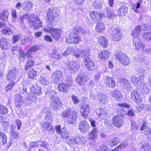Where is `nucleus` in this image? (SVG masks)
Instances as JSON below:
<instances>
[{
    "instance_id": "obj_1",
    "label": "nucleus",
    "mask_w": 151,
    "mask_h": 151,
    "mask_svg": "<svg viewBox=\"0 0 151 151\" xmlns=\"http://www.w3.org/2000/svg\"><path fill=\"white\" fill-rule=\"evenodd\" d=\"M40 48V46L39 45H35L30 47L26 52H25L22 49H19V60L24 61L26 57H32L31 53L37 51Z\"/></svg>"
},
{
    "instance_id": "obj_2",
    "label": "nucleus",
    "mask_w": 151,
    "mask_h": 151,
    "mask_svg": "<svg viewBox=\"0 0 151 151\" xmlns=\"http://www.w3.org/2000/svg\"><path fill=\"white\" fill-rule=\"evenodd\" d=\"M61 116L67 119L68 123L70 124H74L77 117V113L75 111L73 110L71 113L70 109H68L64 111L61 114Z\"/></svg>"
},
{
    "instance_id": "obj_3",
    "label": "nucleus",
    "mask_w": 151,
    "mask_h": 151,
    "mask_svg": "<svg viewBox=\"0 0 151 151\" xmlns=\"http://www.w3.org/2000/svg\"><path fill=\"white\" fill-rule=\"evenodd\" d=\"M28 17V20L30 22V28L34 29H38L41 27V23L38 17L35 15L28 14L23 16V18Z\"/></svg>"
},
{
    "instance_id": "obj_4",
    "label": "nucleus",
    "mask_w": 151,
    "mask_h": 151,
    "mask_svg": "<svg viewBox=\"0 0 151 151\" xmlns=\"http://www.w3.org/2000/svg\"><path fill=\"white\" fill-rule=\"evenodd\" d=\"M19 70L14 67H10L8 69V73L6 77L7 80L15 81L17 77Z\"/></svg>"
},
{
    "instance_id": "obj_5",
    "label": "nucleus",
    "mask_w": 151,
    "mask_h": 151,
    "mask_svg": "<svg viewBox=\"0 0 151 151\" xmlns=\"http://www.w3.org/2000/svg\"><path fill=\"white\" fill-rule=\"evenodd\" d=\"M67 70L70 72H76L79 68L80 65L78 63L73 61H68L66 64Z\"/></svg>"
},
{
    "instance_id": "obj_6",
    "label": "nucleus",
    "mask_w": 151,
    "mask_h": 151,
    "mask_svg": "<svg viewBox=\"0 0 151 151\" xmlns=\"http://www.w3.org/2000/svg\"><path fill=\"white\" fill-rule=\"evenodd\" d=\"M122 33L121 29L117 27L113 30L112 33V39L115 41H119L122 38Z\"/></svg>"
},
{
    "instance_id": "obj_7",
    "label": "nucleus",
    "mask_w": 151,
    "mask_h": 151,
    "mask_svg": "<svg viewBox=\"0 0 151 151\" xmlns=\"http://www.w3.org/2000/svg\"><path fill=\"white\" fill-rule=\"evenodd\" d=\"M116 59L124 65H128L130 63V58L125 54H120L116 56Z\"/></svg>"
},
{
    "instance_id": "obj_8",
    "label": "nucleus",
    "mask_w": 151,
    "mask_h": 151,
    "mask_svg": "<svg viewBox=\"0 0 151 151\" xmlns=\"http://www.w3.org/2000/svg\"><path fill=\"white\" fill-rule=\"evenodd\" d=\"M78 129L80 131L83 133H86L89 129V126L85 120L81 121L78 125Z\"/></svg>"
},
{
    "instance_id": "obj_9",
    "label": "nucleus",
    "mask_w": 151,
    "mask_h": 151,
    "mask_svg": "<svg viewBox=\"0 0 151 151\" xmlns=\"http://www.w3.org/2000/svg\"><path fill=\"white\" fill-rule=\"evenodd\" d=\"M58 15L56 10H49L47 14L48 20V23L51 25H52V23L55 17Z\"/></svg>"
},
{
    "instance_id": "obj_10",
    "label": "nucleus",
    "mask_w": 151,
    "mask_h": 151,
    "mask_svg": "<svg viewBox=\"0 0 151 151\" xmlns=\"http://www.w3.org/2000/svg\"><path fill=\"white\" fill-rule=\"evenodd\" d=\"M96 100L102 104H105L108 101V98L106 94L101 92L97 95L96 98Z\"/></svg>"
},
{
    "instance_id": "obj_11",
    "label": "nucleus",
    "mask_w": 151,
    "mask_h": 151,
    "mask_svg": "<svg viewBox=\"0 0 151 151\" xmlns=\"http://www.w3.org/2000/svg\"><path fill=\"white\" fill-rule=\"evenodd\" d=\"M133 46L134 47V49L137 50L144 49L145 47V45L137 38L133 39Z\"/></svg>"
},
{
    "instance_id": "obj_12",
    "label": "nucleus",
    "mask_w": 151,
    "mask_h": 151,
    "mask_svg": "<svg viewBox=\"0 0 151 151\" xmlns=\"http://www.w3.org/2000/svg\"><path fill=\"white\" fill-rule=\"evenodd\" d=\"M120 86L127 91H129L131 88L130 82L124 78H121L119 80Z\"/></svg>"
},
{
    "instance_id": "obj_13",
    "label": "nucleus",
    "mask_w": 151,
    "mask_h": 151,
    "mask_svg": "<svg viewBox=\"0 0 151 151\" xmlns=\"http://www.w3.org/2000/svg\"><path fill=\"white\" fill-rule=\"evenodd\" d=\"M124 118L120 116H116L113 119V124L116 127H119L124 123Z\"/></svg>"
},
{
    "instance_id": "obj_14",
    "label": "nucleus",
    "mask_w": 151,
    "mask_h": 151,
    "mask_svg": "<svg viewBox=\"0 0 151 151\" xmlns=\"http://www.w3.org/2000/svg\"><path fill=\"white\" fill-rule=\"evenodd\" d=\"M74 55L77 58L81 56L86 58L89 55V52L85 50L78 49L77 51L74 52Z\"/></svg>"
},
{
    "instance_id": "obj_15",
    "label": "nucleus",
    "mask_w": 151,
    "mask_h": 151,
    "mask_svg": "<svg viewBox=\"0 0 151 151\" xmlns=\"http://www.w3.org/2000/svg\"><path fill=\"white\" fill-rule=\"evenodd\" d=\"M50 101L51 106L56 109L58 108V105L60 103V101L58 98L54 96L50 98Z\"/></svg>"
},
{
    "instance_id": "obj_16",
    "label": "nucleus",
    "mask_w": 151,
    "mask_h": 151,
    "mask_svg": "<svg viewBox=\"0 0 151 151\" xmlns=\"http://www.w3.org/2000/svg\"><path fill=\"white\" fill-rule=\"evenodd\" d=\"M86 68L89 70H91L94 69L95 64L93 60L89 58H86L84 60Z\"/></svg>"
},
{
    "instance_id": "obj_17",
    "label": "nucleus",
    "mask_w": 151,
    "mask_h": 151,
    "mask_svg": "<svg viewBox=\"0 0 151 151\" xmlns=\"http://www.w3.org/2000/svg\"><path fill=\"white\" fill-rule=\"evenodd\" d=\"M89 111L90 107L88 105L85 104L82 105L80 110L81 116L86 117L89 113Z\"/></svg>"
},
{
    "instance_id": "obj_18",
    "label": "nucleus",
    "mask_w": 151,
    "mask_h": 151,
    "mask_svg": "<svg viewBox=\"0 0 151 151\" xmlns=\"http://www.w3.org/2000/svg\"><path fill=\"white\" fill-rule=\"evenodd\" d=\"M51 33L52 37L55 40H58L61 36V30L58 29L52 28Z\"/></svg>"
},
{
    "instance_id": "obj_19",
    "label": "nucleus",
    "mask_w": 151,
    "mask_h": 151,
    "mask_svg": "<svg viewBox=\"0 0 151 151\" xmlns=\"http://www.w3.org/2000/svg\"><path fill=\"white\" fill-rule=\"evenodd\" d=\"M131 98L134 102L138 103L142 101L141 96L137 91L134 90L131 92Z\"/></svg>"
},
{
    "instance_id": "obj_20",
    "label": "nucleus",
    "mask_w": 151,
    "mask_h": 151,
    "mask_svg": "<svg viewBox=\"0 0 151 151\" xmlns=\"http://www.w3.org/2000/svg\"><path fill=\"white\" fill-rule=\"evenodd\" d=\"M81 139L78 136H76L75 137H68L67 138V142L69 144H78L81 142Z\"/></svg>"
},
{
    "instance_id": "obj_21",
    "label": "nucleus",
    "mask_w": 151,
    "mask_h": 151,
    "mask_svg": "<svg viewBox=\"0 0 151 151\" xmlns=\"http://www.w3.org/2000/svg\"><path fill=\"white\" fill-rule=\"evenodd\" d=\"M98 42L99 44L103 47H107L108 46V40L104 36H100L98 39Z\"/></svg>"
},
{
    "instance_id": "obj_22",
    "label": "nucleus",
    "mask_w": 151,
    "mask_h": 151,
    "mask_svg": "<svg viewBox=\"0 0 151 151\" xmlns=\"http://www.w3.org/2000/svg\"><path fill=\"white\" fill-rule=\"evenodd\" d=\"M9 40L6 39L2 38L0 40V47L4 49H7L9 47Z\"/></svg>"
},
{
    "instance_id": "obj_23",
    "label": "nucleus",
    "mask_w": 151,
    "mask_h": 151,
    "mask_svg": "<svg viewBox=\"0 0 151 151\" xmlns=\"http://www.w3.org/2000/svg\"><path fill=\"white\" fill-rule=\"evenodd\" d=\"M88 77L86 75H82L78 76L76 78V81L78 84L81 85L87 82Z\"/></svg>"
},
{
    "instance_id": "obj_24",
    "label": "nucleus",
    "mask_w": 151,
    "mask_h": 151,
    "mask_svg": "<svg viewBox=\"0 0 151 151\" xmlns=\"http://www.w3.org/2000/svg\"><path fill=\"white\" fill-rule=\"evenodd\" d=\"M70 86L69 83L65 84L61 83L58 85V88L60 91L67 93L69 91Z\"/></svg>"
},
{
    "instance_id": "obj_25",
    "label": "nucleus",
    "mask_w": 151,
    "mask_h": 151,
    "mask_svg": "<svg viewBox=\"0 0 151 151\" xmlns=\"http://www.w3.org/2000/svg\"><path fill=\"white\" fill-rule=\"evenodd\" d=\"M63 78V75L61 71L56 70L52 73V78L56 81H58L62 79Z\"/></svg>"
},
{
    "instance_id": "obj_26",
    "label": "nucleus",
    "mask_w": 151,
    "mask_h": 151,
    "mask_svg": "<svg viewBox=\"0 0 151 151\" xmlns=\"http://www.w3.org/2000/svg\"><path fill=\"white\" fill-rule=\"evenodd\" d=\"M89 14L92 19L97 20H100L101 19L102 16L104 17V14H99L94 11L91 12Z\"/></svg>"
},
{
    "instance_id": "obj_27",
    "label": "nucleus",
    "mask_w": 151,
    "mask_h": 151,
    "mask_svg": "<svg viewBox=\"0 0 151 151\" xmlns=\"http://www.w3.org/2000/svg\"><path fill=\"white\" fill-rule=\"evenodd\" d=\"M105 83L107 86L111 88H114L116 86V83L114 79L111 78H107Z\"/></svg>"
},
{
    "instance_id": "obj_28",
    "label": "nucleus",
    "mask_w": 151,
    "mask_h": 151,
    "mask_svg": "<svg viewBox=\"0 0 151 151\" xmlns=\"http://www.w3.org/2000/svg\"><path fill=\"white\" fill-rule=\"evenodd\" d=\"M140 129L141 131H144V133L146 135L150 134L151 130L149 127L143 122L141 125Z\"/></svg>"
},
{
    "instance_id": "obj_29",
    "label": "nucleus",
    "mask_w": 151,
    "mask_h": 151,
    "mask_svg": "<svg viewBox=\"0 0 151 151\" xmlns=\"http://www.w3.org/2000/svg\"><path fill=\"white\" fill-rule=\"evenodd\" d=\"M112 95L118 101H121L122 99V96L119 90H114L112 93Z\"/></svg>"
},
{
    "instance_id": "obj_30",
    "label": "nucleus",
    "mask_w": 151,
    "mask_h": 151,
    "mask_svg": "<svg viewBox=\"0 0 151 151\" xmlns=\"http://www.w3.org/2000/svg\"><path fill=\"white\" fill-rule=\"evenodd\" d=\"M96 112L98 116L101 118H103L107 115L106 110L103 109L99 108L97 109Z\"/></svg>"
},
{
    "instance_id": "obj_31",
    "label": "nucleus",
    "mask_w": 151,
    "mask_h": 151,
    "mask_svg": "<svg viewBox=\"0 0 151 151\" xmlns=\"http://www.w3.org/2000/svg\"><path fill=\"white\" fill-rule=\"evenodd\" d=\"M31 92L33 94L35 93L36 94L40 95L41 94V89L40 87L37 86L36 87L33 86L31 88Z\"/></svg>"
},
{
    "instance_id": "obj_32",
    "label": "nucleus",
    "mask_w": 151,
    "mask_h": 151,
    "mask_svg": "<svg viewBox=\"0 0 151 151\" xmlns=\"http://www.w3.org/2000/svg\"><path fill=\"white\" fill-rule=\"evenodd\" d=\"M141 30L140 26H137L133 29L131 32V35L134 37H137L139 35Z\"/></svg>"
},
{
    "instance_id": "obj_33",
    "label": "nucleus",
    "mask_w": 151,
    "mask_h": 151,
    "mask_svg": "<svg viewBox=\"0 0 151 151\" xmlns=\"http://www.w3.org/2000/svg\"><path fill=\"white\" fill-rule=\"evenodd\" d=\"M105 27L104 24L101 22L97 23L96 27V31L99 32H101L105 29Z\"/></svg>"
},
{
    "instance_id": "obj_34",
    "label": "nucleus",
    "mask_w": 151,
    "mask_h": 151,
    "mask_svg": "<svg viewBox=\"0 0 151 151\" xmlns=\"http://www.w3.org/2000/svg\"><path fill=\"white\" fill-rule=\"evenodd\" d=\"M98 132L97 129H94L93 130L89 133L88 137L90 139L93 140L98 136Z\"/></svg>"
},
{
    "instance_id": "obj_35",
    "label": "nucleus",
    "mask_w": 151,
    "mask_h": 151,
    "mask_svg": "<svg viewBox=\"0 0 151 151\" xmlns=\"http://www.w3.org/2000/svg\"><path fill=\"white\" fill-rule=\"evenodd\" d=\"M148 84L146 83L142 84L140 91L143 94H147L149 91V89L147 88Z\"/></svg>"
},
{
    "instance_id": "obj_36",
    "label": "nucleus",
    "mask_w": 151,
    "mask_h": 151,
    "mask_svg": "<svg viewBox=\"0 0 151 151\" xmlns=\"http://www.w3.org/2000/svg\"><path fill=\"white\" fill-rule=\"evenodd\" d=\"M60 134L61 137L63 139H67L69 137V132L67 131L66 128L64 127L62 129L61 132H60Z\"/></svg>"
},
{
    "instance_id": "obj_37",
    "label": "nucleus",
    "mask_w": 151,
    "mask_h": 151,
    "mask_svg": "<svg viewBox=\"0 0 151 151\" xmlns=\"http://www.w3.org/2000/svg\"><path fill=\"white\" fill-rule=\"evenodd\" d=\"M15 101L17 103L18 105H20L23 102V98L20 94H17L15 96Z\"/></svg>"
},
{
    "instance_id": "obj_38",
    "label": "nucleus",
    "mask_w": 151,
    "mask_h": 151,
    "mask_svg": "<svg viewBox=\"0 0 151 151\" xmlns=\"http://www.w3.org/2000/svg\"><path fill=\"white\" fill-rule=\"evenodd\" d=\"M99 57L100 58H104L106 59L109 57V52L106 51H103L99 53Z\"/></svg>"
},
{
    "instance_id": "obj_39",
    "label": "nucleus",
    "mask_w": 151,
    "mask_h": 151,
    "mask_svg": "<svg viewBox=\"0 0 151 151\" xmlns=\"http://www.w3.org/2000/svg\"><path fill=\"white\" fill-rule=\"evenodd\" d=\"M143 38L148 41H151V32L150 31L145 32L143 34Z\"/></svg>"
},
{
    "instance_id": "obj_40",
    "label": "nucleus",
    "mask_w": 151,
    "mask_h": 151,
    "mask_svg": "<svg viewBox=\"0 0 151 151\" xmlns=\"http://www.w3.org/2000/svg\"><path fill=\"white\" fill-rule=\"evenodd\" d=\"M33 5V4L30 1H25L23 4L22 6L24 8L29 9L31 8Z\"/></svg>"
},
{
    "instance_id": "obj_41",
    "label": "nucleus",
    "mask_w": 151,
    "mask_h": 151,
    "mask_svg": "<svg viewBox=\"0 0 151 151\" xmlns=\"http://www.w3.org/2000/svg\"><path fill=\"white\" fill-rule=\"evenodd\" d=\"M9 82V84L6 86L5 90L6 91H8L11 89L15 84V81L8 80Z\"/></svg>"
},
{
    "instance_id": "obj_42",
    "label": "nucleus",
    "mask_w": 151,
    "mask_h": 151,
    "mask_svg": "<svg viewBox=\"0 0 151 151\" xmlns=\"http://www.w3.org/2000/svg\"><path fill=\"white\" fill-rule=\"evenodd\" d=\"M119 142V140L118 138L114 137L112 139L110 142L109 145L111 147H113L116 145Z\"/></svg>"
},
{
    "instance_id": "obj_43",
    "label": "nucleus",
    "mask_w": 151,
    "mask_h": 151,
    "mask_svg": "<svg viewBox=\"0 0 151 151\" xmlns=\"http://www.w3.org/2000/svg\"><path fill=\"white\" fill-rule=\"evenodd\" d=\"M37 72L33 69L30 70L28 72V76L29 77L31 78H34L36 76Z\"/></svg>"
},
{
    "instance_id": "obj_44",
    "label": "nucleus",
    "mask_w": 151,
    "mask_h": 151,
    "mask_svg": "<svg viewBox=\"0 0 151 151\" xmlns=\"http://www.w3.org/2000/svg\"><path fill=\"white\" fill-rule=\"evenodd\" d=\"M31 58L32 57H31L30 58H29V60L27 61V62L26 63L25 67V69L26 70H28L34 64V62L32 60H31Z\"/></svg>"
},
{
    "instance_id": "obj_45",
    "label": "nucleus",
    "mask_w": 151,
    "mask_h": 151,
    "mask_svg": "<svg viewBox=\"0 0 151 151\" xmlns=\"http://www.w3.org/2000/svg\"><path fill=\"white\" fill-rule=\"evenodd\" d=\"M45 111L47 115V116L46 117V120L48 122H50L52 121L51 118L50 119V117L51 115V111L50 110H47L46 109L45 110Z\"/></svg>"
},
{
    "instance_id": "obj_46",
    "label": "nucleus",
    "mask_w": 151,
    "mask_h": 151,
    "mask_svg": "<svg viewBox=\"0 0 151 151\" xmlns=\"http://www.w3.org/2000/svg\"><path fill=\"white\" fill-rule=\"evenodd\" d=\"M8 109L7 108L0 104V114L5 115L8 113Z\"/></svg>"
},
{
    "instance_id": "obj_47",
    "label": "nucleus",
    "mask_w": 151,
    "mask_h": 151,
    "mask_svg": "<svg viewBox=\"0 0 151 151\" xmlns=\"http://www.w3.org/2000/svg\"><path fill=\"white\" fill-rule=\"evenodd\" d=\"M142 145L141 148H143L145 150H150L151 149V145L150 144L147 143L143 144L142 143L140 144V145Z\"/></svg>"
},
{
    "instance_id": "obj_48",
    "label": "nucleus",
    "mask_w": 151,
    "mask_h": 151,
    "mask_svg": "<svg viewBox=\"0 0 151 151\" xmlns=\"http://www.w3.org/2000/svg\"><path fill=\"white\" fill-rule=\"evenodd\" d=\"M31 40V39L29 37L25 36L24 38L22 39V45H24L29 42Z\"/></svg>"
},
{
    "instance_id": "obj_49",
    "label": "nucleus",
    "mask_w": 151,
    "mask_h": 151,
    "mask_svg": "<svg viewBox=\"0 0 151 151\" xmlns=\"http://www.w3.org/2000/svg\"><path fill=\"white\" fill-rule=\"evenodd\" d=\"M72 38H73L74 40V43H79L80 41V38L78 37V35L71 33Z\"/></svg>"
},
{
    "instance_id": "obj_50",
    "label": "nucleus",
    "mask_w": 151,
    "mask_h": 151,
    "mask_svg": "<svg viewBox=\"0 0 151 151\" xmlns=\"http://www.w3.org/2000/svg\"><path fill=\"white\" fill-rule=\"evenodd\" d=\"M8 15L9 14L8 12H4L0 15V18L2 20L7 21Z\"/></svg>"
},
{
    "instance_id": "obj_51",
    "label": "nucleus",
    "mask_w": 151,
    "mask_h": 151,
    "mask_svg": "<svg viewBox=\"0 0 151 151\" xmlns=\"http://www.w3.org/2000/svg\"><path fill=\"white\" fill-rule=\"evenodd\" d=\"M71 33L66 38V42L69 43H74V40L73 38H72Z\"/></svg>"
},
{
    "instance_id": "obj_52",
    "label": "nucleus",
    "mask_w": 151,
    "mask_h": 151,
    "mask_svg": "<svg viewBox=\"0 0 151 151\" xmlns=\"http://www.w3.org/2000/svg\"><path fill=\"white\" fill-rule=\"evenodd\" d=\"M40 142L39 141H37L35 142H31L29 143L30 146L32 148L37 147L40 146Z\"/></svg>"
},
{
    "instance_id": "obj_53",
    "label": "nucleus",
    "mask_w": 151,
    "mask_h": 151,
    "mask_svg": "<svg viewBox=\"0 0 151 151\" xmlns=\"http://www.w3.org/2000/svg\"><path fill=\"white\" fill-rule=\"evenodd\" d=\"M39 81L41 83L44 85H46L48 83V81L43 76H40Z\"/></svg>"
},
{
    "instance_id": "obj_54",
    "label": "nucleus",
    "mask_w": 151,
    "mask_h": 151,
    "mask_svg": "<svg viewBox=\"0 0 151 151\" xmlns=\"http://www.w3.org/2000/svg\"><path fill=\"white\" fill-rule=\"evenodd\" d=\"M2 32L4 34L6 35H10L12 34V32L11 30L9 28L6 27L2 30Z\"/></svg>"
},
{
    "instance_id": "obj_55",
    "label": "nucleus",
    "mask_w": 151,
    "mask_h": 151,
    "mask_svg": "<svg viewBox=\"0 0 151 151\" xmlns=\"http://www.w3.org/2000/svg\"><path fill=\"white\" fill-rule=\"evenodd\" d=\"M116 16V15L110 11H108L107 13V17L109 18L114 19Z\"/></svg>"
},
{
    "instance_id": "obj_56",
    "label": "nucleus",
    "mask_w": 151,
    "mask_h": 151,
    "mask_svg": "<svg viewBox=\"0 0 151 151\" xmlns=\"http://www.w3.org/2000/svg\"><path fill=\"white\" fill-rule=\"evenodd\" d=\"M11 137L13 138L16 139H19V137L18 133L15 131H12V132Z\"/></svg>"
},
{
    "instance_id": "obj_57",
    "label": "nucleus",
    "mask_w": 151,
    "mask_h": 151,
    "mask_svg": "<svg viewBox=\"0 0 151 151\" xmlns=\"http://www.w3.org/2000/svg\"><path fill=\"white\" fill-rule=\"evenodd\" d=\"M140 27L141 30H147L150 29V26L147 24H142Z\"/></svg>"
},
{
    "instance_id": "obj_58",
    "label": "nucleus",
    "mask_w": 151,
    "mask_h": 151,
    "mask_svg": "<svg viewBox=\"0 0 151 151\" xmlns=\"http://www.w3.org/2000/svg\"><path fill=\"white\" fill-rule=\"evenodd\" d=\"M82 29V27L80 26H77L76 28L74 30L73 32L74 33L76 34H77L78 35V34H80V32L81 30Z\"/></svg>"
},
{
    "instance_id": "obj_59",
    "label": "nucleus",
    "mask_w": 151,
    "mask_h": 151,
    "mask_svg": "<svg viewBox=\"0 0 151 151\" xmlns=\"http://www.w3.org/2000/svg\"><path fill=\"white\" fill-rule=\"evenodd\" d=\"M71 98L73 103L75 104H78L79 102V99L78 98L74 95L71 96Z\"/></svg>"
},
{
    "instance_id": "obj_60",
    "label": "nucleus",
    "mask_w": 151,
    "mask_h": 151,
    "mask_svg": "<svg viewBox=\"0 0 151 151\" xmlns=\"http://www.w3.org/2000/svg\"><path fill=\"white\" fill-rule=\"evenodd\" d=\"M43 127L48 130H50L52 127V126L49 123H45Z\"/></svg>"
},
{
    "instance_id": "obj_61",
    "label": "nucleus",
    "mask_w": 151,
    "mask_h": 151,
    "mask_svg": "<svg viewBox=\"0 0 151 151\" xmlns=\"http://www.w3.org/2000/svg\"><path fill=\"white\" fill-rule=\"evenodd\" d=\"M0 136L2 137L3 139V144H5L7 140V137L2 132H0Z\"/></svg>"
},
{
    "instance_id": "obj_62",
    "label": "nucleus",
    "mask_w": 151,
    "mask_h": 151,
    "mask_svg": "<svg viewBox=\"0 0 151 151\" xmlns=\"http://www.w3.org/2000/svg\"><path fill=\"white\" fill-rule=\"evenodd\" d=\"M93 6L96 9H100L101 8L102 5L100 3L95 1L93 3Z\"/></svg>"
},
{
    "instance_id": "obj_63",
    "label": "nucleus",
    "mask_w": 151,
    "mask_h": 151,
    "mask_svg": "<svg viewBox=\"0 0 151 151\" xmlns=\"http://www.w3.org/2000/svg\"><path fill=\"white\" fill-rule=\"evenodd\" d=\"M144 107V104H141L139 106H137L136 108V112H141L143 109Z\"/></svg>"
},
{
    "instance_id": "obj_64",
    "label": "nucleus",
    "mask_w": 151,
    "mask_h": 151,
    "mask_svg": "<svg viewBox=\"0 0 151 151\" xmlns=\"http://www.w3.org/2000/svg\"><path fill=\"white\" fill-rule=\"evenodd\" d=\"M138 81L137 77L134 76L132 77L131 81L133 84H136L138 83Z\"/></svg>"
}]
</instances>
